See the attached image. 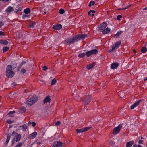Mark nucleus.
I'll return each instance as SVG.
<instances>
[{
    "instance_id": "obj_1",
    "label": "nucleus",
    "mask_w": 147,
    "mask_h": 147,
    "mask_svg": "<svg viewBox=\"0 0 147 147\" xmlns=\"http://www.w3.org/2000/svg\"><path fill=\"white\" fill-rule=\"evenodd\" d=\"M14 73L12 71V67L11 65H8L6 68V75L9 78H12L14 75Z\"/></svg>"
},
{
    "instance_id": "obj_2",
    "label": "nucleus",
    "mask_w": 147,
    "mask_h": 147,
    "mask_svg": "<svg viewBox=\"0 0 147 147\" xmlns=\"http://www.w3.org/2000/svg\"><path fill=\"white\" fill-rule=\"evenodd\" d=\"M38 97L36 96L31 98L26 102V104L29 105H31L34 104L38 100Z\"/></svg>"
},
{
    "instance_id": "obj_3",
    "label": "nucleus",
    "mask_w": 147,
    "mask_h": 147,
    "mask_svg": "<svg viewBox=\"0 0 147 147\" xmlns=\"http://www.w3.org/2000/svg\"><path fill=\"white\" fill-rule=\"evenodd\" d=\"M12 135L14 137V139L16 140V142H19L21 138V136L20 134L16 132L15 131H13L12 133Z\"/></svg>"
},
{
    "instance_id": "obj_4",
    "label": "nucleus",
    "mask_w": 147,
    "mask_h": 147,
    "mask_svg": "<svg viewBox=\"0 0 147 147\" xmlns=\"http://www.w3.org/2000/svg\"><path fill=\"white\" fill-rule=\"evenodd\" d=\"M121 43V41H119L118 42H117L115 44H114L111 45L112 50L113 51V52H114L116 51L117 49L120 45Z\"/></svg>"
},
{
    "instance_id": "obj_5",
    "label": "nucleus",
    "mask_w": 147,
    "mask_h": 147,
    "mask_svg": "<svg viewBox=\"0 0 147 147\" xmlns=\"http://www.w3.org/2000/svg\"><path fill=\"white\" fill-rule=\"evenodd\" d=\"M97 52L98 51L96 49L89 51L86 52V56L89 57L92 55L96 54Z\"/></svg>"
},
{
    "instance_id": "obj_6",
    "label": "nucleus",
    "mask_w": 147,
    "mask_h": 147,
    "mask_svg": "<svg viewBox=\"0 0 147 147\" xmlns=\"http://www.w3.org/2000/svg\"><path fill=\"white\" fill-rule=\"evenodd\" d=\"M122 125H119L118 126L115 128L113 130V133L114 135H116L119 132L122 128Z\"/></svg>"
},
{
    "instance_id": "obj_7",
    "label": "nucleus",
    "mask_w": 147,
    "mask_h": 147,
    "mask_svg": "<svg viewBox=\"0 0 147 147\" xmlns=\"http://www.w3.org/2000/svg\"><path fill=\"white\" fill-rule=\"evenodd\" d=\"M77 38H76V37H74L73 38H69L67 39L66 40V42L67 43L69 44L74 43V42L77 41L76 39Z\"/></svg>"
},
{
    "instance_id": "obj_8",
    "label": "nucleus",
    "mask_w": 147,
    "mask_h": 147,
    "mask_svg": "<svg viewBox=\"0 0 147 147\" xmlns=\"http://www.w3.org/2000/svg\"><path fill=\"white\" fill-rule=\"evenodd\" d=\"M90 129L89 127H85L80 129H76L77 132L78 133H80L86 131Z\"/></svg>"
},
{
    "instance_id": "obj_9",
    "label": "nucleus",
    "mask_w": 147,
    "mask_h": 147,
    "mask_svg": "<svg viewBox=\"0 0 147 147\" xmlns=\"http://www.w3.org/2000/svg\"><path fill=\"white\" fill-rule=\"evenodd\" d=\"M91 100V97L90 96H86L84 98V100L83 102L86 105L88 104L90 102Z\"/></svg>"
},
{
    "instance_id": "obj_10",
    "label": "nucleus",
    "mask_w": 147,
    "mask_h": 147,
    "mask_svg": "<svg viewBox=\"0 0 147 147\" xmlns=\"http://www.w3.org/2000/svg\"><path fill=\"white\" fill-rule=\"evenodd\" d=\"M86 36L85 34H84L82 35H78L77 36H76V38H77L76 41H78L81 39L83 40L85 38Z\"/></svg>"
},
{
    "instance_id": "obj_11",
    "label": "nucleus",
    "mask_w": 147,
    "mask_h": 147,
    "mask_svg": "<svg viewBox=\"0 0 147 147\" xmlns=\"http://www.w3.org/2000/svg\"><path fill=\"white\" fill-rule=\"evenodd\" d=\"M51 100L50 98V96H47L44 99L43 102L44 103H50Z\"/></svg>"
},
{
    "instance_id": "obj_12",
    "label": "nucleus",
    "mask_w": 147,
    "mask_h": 147,
    "mask_svg": "<svg viewBox=\"0 0 147 147\" xmlns=\"http://www.w3.org/2000/svg\"><path fill=\"white\" fill-rule=\"evenodd\" d=\"M62 25L60 24H57L53 25V28L55 30H58L61 29L62 28Z\"/></svg>"
},
{
    "instance_id": "obj_13",
    "label": "nucleus",
    "mask_w": 147,
    "mask_h": 147,
    "mask_svg": "<svg viewBox=\"0 0 147 147\" xmlns=\"http://www.w3.org/2000/svg\"><path fill=\"white\" fill-rule=\"evenodd\" d=\"M142 101V100H139L136 102L134 104H133L130 107V108L131 109H132L135 108L140 103V102H141Z\"/></svg>"
},
{
    "instance_id": "obj_14",
    "label": "nucleus",
    "mask_w": 147,
    "mask_h": 147,
    "mask_svg": "<svg viewBox=\"0 0 147 147\" xmlns=\"http://www.w3.org/2000/svg\"><path fill=\"white\" fill-rule=\"evenodd\" d=\"M14 10V9L13 7L11 6H9L5 10V12L7 13H10Z\"/></svg>"
},
{
    "instance_id": "obj_15",
    "label": "nucleus",
    "mask_w": 147,
    "mask_h": 147,
    "mask_svg": "<svg viewBox=\"0 0 147 147\" xmlns=\"http://www.w3.org/2000/svg\"><path fill=\"white\" fill-rule=\"evenodd\" d=\"M27 126L26 124H24L19 127V129L23 131H25L27 129Z\"/></svg>"
},
{
    "instance_id": "obj_16",
    "label": "nucleus",
    "mask_w": 147,
    "mask_h": 147,
    "mask_svg": "<svg viewBox=\"0 0 147 147\" xmlns=\"http://www.w3.org/2000/svg\"><path fill=\"white\" fill-rule=\"evenodd\" d=\"M118 65V63H115L112 64L111 65V69H114L117 68Z\"/></svg>"
},
{
    "instance_id": "obj_17",
    "label": "nucleus",
    "mask_w": 147,
    "mask_h": 147,
    "mask_svg": "<svg viewBox=\"0 0 147 147\" xmlns=\"http://www.w3.org/2000/svg\"><path fill=\"white\" fill-rule=\"evenodd\" d=\"M110 31L111 29L110 28L108 27H107L105 29L103 30L102 32L104 34H108Z\"/></svg>"
},
{
    "instance_id": "obj_18",
    "label": "nucleus",
    "mask_w": 147,
    "mask_h": 147,
    "mask_svg": "<svg viewBox=\"0 0 147 147\" xmlns=\"http://www.w3.org/2000/svg\"><path fill=\"white\" fill-rule=\"evenodd\" d=\"M36 23L32 21L30 22L29 24V27L31 29L34 28L35 27Z\"/></svg>"
},
{
    "instance_id": "obj_19",
    "label": "nucleus",
    "mask_w": 147,
    "mask_h": 147,
    "mask_svg": "<svg viewBox=\"0 0 147 147\" xmlns=\"http://www.w3.org/2000/svg\"><path fill=\"white\" fill-rule=\"evenodd\" d=\"M62 143L60 142H57L55 145H53V147H62Z\"/></svg>"
},
{
    "instance_id": "obj_20",
    "label": "nucleus",
    "mask_w": 147,
    "mask_h": 147,
    "mask_svg": "<svg viewBox=\"0 0 147 147\" xmlns=\"http://www.w3.org/2000/svg\"><path fill=\"white\" fill-rule=\"evenodd\" d=\"M37 134V132L35 131L29 135V137L31 139L34 138Z\"/></svg>"
},
{
    "instance_id": "obj_21",
    "label": "nucleus",
    "mask_w": 147,
    "mask_h": 147,
    "mask_svg": "<svg viewBox=\"0 0 147 147\" xmlns=\"http://www.w3.org/2000/svg\"><path fill=\"white\" fill-rule=\"evenodd\" d=\"M107 26V24L106 23H103L102 24L100 25V26L99 27L100 30H103L105 29V28Z\"/></svg>"
},
{
    "instance_id": "obj_22",
    "label": "nucleus",
    "mask_w": 147,
    "mask_h": 147,
    "mask_svg": "<svg viewBox=\"0 0 147 147\" xmlns=\"http://www.w3.org/2000/svg\"><path fill=\"white\" fill-rule=\"evenodd\" d=\"M134 142L133 141H129L126 143V146L127 147H129L131 146L134 144Z\"/></svg>"
},
{
    "instance_id": "obj_23",
    "label": "nucleus",
    "mask_w": 147,
    "mask_h": 147,
    "mask_svg": "<svg viewBox=\"0 0 147 147\" xmlns=\"http://www.w3.org/2000/svg\"><path fill=\"white\" fill-rule=\"evenodd\" d=\"M0 43L6 45L8 44V42L6 40H0Z\"/></svg>"
},
{
    "instance_id": "obj_24",
    "label": "nucleus",
    "mask_w": 147,
    "mask_h": 147,
    "mask_svg": "<svg viewBox=\"0 0 147 147\" xmlns=\"http://www.w3.org/2000/svg\"><path fill=\"white\" fill-rule=\"evenodd\" d=\"M26 108L25 107H22L19 109V111L20 113H22L26 111Z\"/></svg>"
},
{
    "instance_id": "obj_25",
    "label": "nucleus",
    "mask_w": 147,
    "mask_h": 147,
    "mask_svg": "<svg viewBox=\"0 0 147 147\" xmlns=\"http://www.w3.org/2000/svg\"><path fill=\"white\" fill-rule=\"evenodd\" d=\"M11 137V135L10 134H8L7 135V138L6 140V145H7L8 143L9 142Z\"/></svg>"
},
{
    "instance_id": "obj_26",
    "label": "nucleus",
    "mask_w": 147,
    "mask_h": 147,
    "mask_svg": "<svg viewBox=\"0 0 147 147\" xmlns=\"http://www.w3.org/2000/svg\"><path fill=\"white\" fill-rule=\"evenodd\" d=\"M147 51V49L145 47H143L141 49V52L143 53H145Z\"/></svg>"
},
{
    "instance_id": "obj_27",
    "label": "nucleus",
    "mask_w": 147,
    "mask_h": 147,
    "mask_svg": "<svg viewBox=\"0 0 147 147\" xmlns=\"http://www.w3.org/2000/svg\"><path fill=\"white\" fill-rule=\"evenodd\" d=\"M30 12V9L29 8H26L25 9L24 11V12L25 13L27 14L29 13Z\"/></svg>"
},
{
    "instance_id": "obj_28",
    "label": "nucleus",
    "mask_w": 147,
    "mask_h": 147,
    "mask_svg": "<svg viewBox=\"0 0 147 147\" xmlns=\"http://www.w3.org/2000/svg\"><path fill=\"white\" fill-rule=\"evenodd\" d=\"M85 55H86V52L85 53H83L79 54L78 55V56L80 58H82L84 57Z\"/></svg>"
},
{
    "instance_id": "obj_29",
    "label": "nucleus",
    "mask_w": 147,
    "mask_h": 147,
    "mask_svg": "<svg viewBox=\"0 0 147 147\" xmlns=\"http://www.w3.org/2000/svg\"><path fill=\"white\" fill-rule=\"evenodd\" d=\"M15 113V111H10L8 115L9 116L12 117L13 116L12 114H13Z\"/></svg>"
},
{
    "instance_id": "obj_30",
    "label": "nucleus",
    "mask_w": 147,
    "mask_h": 147,
    "mask_svg": "<svg viewBox=\"0 0 147 147\" xmlns=\"http://www.w3.org/2000/svg\"><path fill=\"white\" fill-rule=\"evenodd\" d=\"M94 66V65L93 64H90L89 65H87V67L88 70H90L92 69Z\"/></svg>"
},
{
    "instance_id": "obj_31",
    "label": "nucleus",
    "mask_w": 147,
    "mask_h": 147,
    "mask_svg": "<svg viewBox=\"0 0 147 147\" xmlns=\"http://www.w3.org/2000/svg\"><path fill=\"white\" fill-rule=\"evenodd\" d=\"M123 32L121 31H119L117 32L116 34H115V36H119Z\"/></svg>"
},
{
    "instance_id": "obj_32",
    "label": "nucleus",
    "mask_w": 147,
    "mask_h": 147,
    "mask_svg": "<svg viewBox=\"0 0 147 147\" xmlns=\"http://www.w3.org/2000/svg\"><path fill=\"white\" fill-rule=\"evenodd\" d=\"M9 49V47H6L3 48V52H5Z\"/></svg>"
},
{
    "instance_id": "obj_33",
    "label": "nucleus",
    "mask_w": 147,
    "mask_h": 147,
    "mask_svg": "<svg viewBox=\"0 0 147 147\" xmlns=\"http://www.w3.org/2000/svg\"><path fill=\"white\" fill-rule=\"evenodd\" d=\"M56 82V80L55 79H53L52 80L51 82V85H53L55 84Z\"/></svg>"
},
{
    "instance_id": "obj_34",
    "label": "nucleus",
    "mask_w": 147,
    "mask_h": 147,
    "mask_svg": "<svg viewBox=\"0 0 147 147\" xmlns=\"http://www.w3.org/2000/svg\"><path fill=\"white\" fill-rule=\"evenodd\" d=\"M95 4V2L93 1H90L89 3L88 6L89 7H91L92 5H93Z\"/></svg>"
},
{
    "instance_id": "obj_35",
    "label": "nucleus",
    "mask_w": 147,
    "mask_h": 147,
    "mask_svg": "<svg viewBox=\"0 0 147 147\" xmlns=\"http://www.w3.org/2000/svg\"><path fill=\"white\" fill-rule=\"evenodd\" d=\"M22 142L18 143L14 147H21L22 146Z\"/></svg>"
},
{
    "instance_id": "obj_36",
    "label": "nucleus",
    "mask_w": 147,
    "mask_h": 147,
    "mask_svg": "<svg viewBox=\"0 0 147 147\" xmlns=\"http://www.w3.org/2000/svg\"><path fill=\"white\" fill-rule=\"evenodd\" d=\"M26 63V61H23V62H22L21 63V64H20V66H19V69H18V71H19V69H20V68L22 67V66L24 64H25Z\"/></svg>"
},
{
    "instance_id": "obj_37",
    "label": "nucleus",
    "mask_w": 147,
    "mask_h": 147,
    "mask_svg": "<svg viewBox=\"0 0 147 147\" xmlns=\"http://www.w3.org/2000/svg\"><path fill=\"white\" fill-rule=\"evenodd\" d=\"M59 13L60 14H63L64 13V11L63 9H61L59 10Z\"/></svg>"
},
{
    "instance_id": "obj_38",
    "label": "nucleus",
    "mask_w": 147,
    "mask_h": 147,
    "mask_svg": "<svg viewBox=\"0 0 147 147\" xmlns=\"http://www.w3.org/2000/svg\"><path fill=\"white\" fill-rule=\"evenodd\" d=\"M95 13V11L94 10H90L88 13V14L89 15H91V13H92L93 14Z\"/></svg>"
},
{
    "instance_id": "obj_39",
    "label": "nucleus",
    "mask_w": 147,
    "mask_h": 147,
    "mask_svg": "<svg viewBox=\"0 0 147 147\" xmlns=\"http://www.w3.org/2000/svg\"><path fill=\"white\" fill-rule=\"evenodd\" d=\"M13 121H12L10 119L7 120V123L8 124H11L13 123Z\"/></svg>"
},
{
    "instance_id": "obj_40",
    "label": "nucleus",
    "mask_w": 147,
    "mask_h": 147,
    "mask_svg": "<svg viewBox=\"0 0 147 147\" xmlns=\"http://www.w3.org/2000/svg\"><path fill=\"white\" fill-rule=\"evenodd\" d=\"M122 17V16L121 15H118L117 16V19L119 21L120 20V19Z\"/></svg>"
},
{
    "instance_id": "obj_41",
    "label": "nucleus",
    "mask_w": 147,
    "mask_h": 147,
    "mask_svg": "<svg viewBox=\"0 0 147 147\" xmlns=\"http://www.w3.org/2000/svg\"><path fill=\"white\" fill-rule=\"evenodd\" d=\"M60 124V121H58L55 124V125L56 126H59Z\"/></svg>"
},
{
    "instance_id": "obj_42",
    "label": "nucleus",
    "mask_w": 147,
    "mask_h": 147,
    "mask_svg": "<svg viewBox=\"0 0 147 147\" xmlns=\"http://www.w3.org/2000/svg\"><path fill=\"white\" fill-rule=\"evenodd\" d=\"M21 72L22 73L24 74L26 72V70L24 69H22L21 70Z\"/></svg>"
},
{
    "instance_id": "obj_43",
    "label": "nucleus",
    "mask_w": 147,
    "mask_h": 147,
    "mask_svg": "<svg viewBox=\"0 0 147 147\" xmlns=\"http://www.w3.org/2000/svg\"><path fill=\"white\" fill-rule=\"evenodd\" d=\"M47 69V67L46 66H44L43 67V70L46 71Z\"/></svg>"
},
{
    "instance_id": "obj_44",
    "label": "nucleus",
    "mask_w": 147,
    "mask_h": 147,
    "mask_svg": "<svg viewBox=\"0 0 147 147\" xmlns=\"http://www.w3.org/2000/svg\"><path fill=\"white\" fill-rule=\"evenodd\" d=\"M4 35V33L1 31H0V36Z\"/></svg>"
},
{
    "instance_id": "obj_45",
    "label": "nucleus",
    "mask_w": 147,
    "mask_h": 147,
    "mask_svg": "<svg viewBox=\"0 0 147 147\" xmlns=\"http://www.w3.org/2000/svg\"><path fill=\"white\" fill-rule=\"evenodd\" d=\"M130 5H128L127 6H126L125 7L122 9H127L130 6Z\"/></svg>"
},
{
    "instance_id": "obj_46",
    "label": "nucleus",
    "mask_w": 147,
    "mask_h": 147,
    "mask_svg": "<svg viewBox=\"0 0 147 147\" xmlns=\"http://www.w3.org/2000/svg\"><path fill=\"white\" fill-rule=\"evenodd\" d=\"M15 139H14V138H13L12 140V141L11 142V144H13L15 142Z\"/></svg>"
},
{
    "instance_id": "obj_47",
    "label": "nucleus",
    "mask_w": 147,
    "mask_h": 147,
    "mask_svg": "<svg viewBox=\"0 0 147 147\" xmlns=\"http://www.w3.org/2000/svg\"><path fill=\"white\" fill-rule=\"evenodd\" d=\"M28 17H29V16H28V15H26V14H25V15H23V18H26Z\"/></svg>"
},
{
    "instance_id": "obj_48",
    "label": "nucleus",
    "mask_w": 147,
    "mask_h": 147,
    "mask_svg": "<svg viewBox=\"0 0 147 147\" xmlns=\"http://www.w3.org/2000/svg\"><path fill=\"white\" fill-rule=\"evenodd\" d=\"M32 126H33V127H34L36 126V123L34 122H32Z\"/></svg>"
},
{
    "instance_id": "obj_49",
    "label": "nucleus",
    "mask_w": 147,
    "mask_h": 147,
    "mask_svg": "<svg viewBox=\"0 0 147 147\" xmlns=\"http://www.w3.org/2000/svg\"><path fill=\"white\" fill-rule=\"evenodd\" d=\"M16 85V84L14 82H13L11 84V86L12 87H14V86H15Z\"/></svg>"
},
{
    "instance_id": "obj_50",
    "label": "nucleus",
    "mask_w": 147,
    "mask_h": 147,
    "mask_svg": "<svg viewBox=\"0 0 147 147\" xmlns=\"http://www.w3.org/2000/svg\"><path fill=\"white\" fill-rule=\"evenodd\" d=\"M143 141L142 140H140L139 141L138 143L139 144H143Z\"/></svg>"
},
{
    "instance_id": "obj_51",
    "label": "nucleus",
    "mask_w": 147,
    "mask_h": 147,
    "mask_svg": "<svg viewBox=\"0 0 147 147\" xmlns=\"http://www.w3.org/2000/svg\"><path fill=\"white\" fill-rule=\"evenodd\" d=\"M3 25V23L2 22H0V27L2 26Z\"/></svg>"
},
{
    "instance_id": "obj_52",
    "label": "nucleus",
    "mask_w": 147,
    "mask_h": 147,
    "mask_svg": "<svg viewBox=\"0 0 147 147\" xmlns=\"http://www.w3.org/2000/svg\"><path fill=\"white\" fill-rule=\"evenodd\" d=\"M0 1H2L4 2H7L9 1V0H0Z\"/></svg>"
},
{
    "instance_id": "obj_53",
    "label": "nucleus",
    "mask_w": 147,
    "mask_h": 147,
    "mask_svg": "<svg viewBox=\"0 0 147 147\" xmlns=\"http://www.w3.org/2000/svg\"><path fill=\"white\" fill-rule=\"evenodd\" d=\"M137 147H144L143 146L140 145H138L137 146Z\"/></svg>"
},
{
    "instance_id": "obj_54",
    "label": "nucleus",
    "mask_w": 147,
    "mask_h": 147,
    "mask_svg": "<svg viewBox=\"0 0 147 147\" xmlns=\"http://www.w3.org/2000/svg\"><path fill=\"white\" fill-rule=\"evenodd\" d=\"M111 51L113 52V51L112 50V49H110L108 51V52H110Z\"/></svg>"
},
{
    "instance_id": "obj_55",
    "label": "nucleus",
    "mask_w": 147,
    "mask_h": 147,
    "mask_svg": "<svg viewBox=\"0 0 147 147\" xmlns=\"http://www.w3.org/2000/svg\"><path fill=\"white\" fill-rule=\"evenodd\" d=\"M32 123H31L30 121H29L28 122V124L29 125L30 124H31Z\"/></svg>"
},
{
    "instance_id": "obj_56",
    "label": "nucleus",
    "mask_w": 147,
    "mask_h": 147,
    "mask_svg": "<svg viewBox=\"0 0 147 147\" xmlns=\"http://www.w3.org/2000/svg\"><path fill=\"white\" fill-rule=\"evenodd\" d=\"M146 9H147V7H145V8H144L143 9V10H146Z\"/></svg>"
},
{
    "instance_id": "obj_57",
    "label": "nucleus",
    "mask_w": 147,
    "mask_h": 147,
    "mask_svg": "<svg viewBox=\"0 0 147 147\" xmlns=\"http://www.w3.org/2000/svg\"><path fill=\"white\" fill-rule=\"evenodd\" d=\"M144 81H147V77H146V78H144Z\"/></svg>"
},
{
    "instance_id": "obj_58",
    "label": "nucleus",
    "mask_w": 147,
    "mask_h": 147,
    "mask_svg": "<svg viewBox=\"0 0 147 147\" xmlns=\"http://www.w3.org/2000/svg\"><path fill=\"white\" fill-rule=\"evenodd\" d=\"M134 147H136V146H137V145L136 144H134Z\"/></svg>"
},
{
    "instance_id": "obj_59",
    "label": "nucleus",
    "mask_w": 147,
    "mask_h": 147,
    "mask_svg": "<svg viewBox=\"0 0 147 147\" xmlns=\"http://www.w3.org/2000/svg\"><path fill=\"white\" fill-rule=\"evenodd\" d=\"M91 15V16L92 17V16H94V14H92H92L91 13V15Z\"/></svg>"
},
{
    "instance_id": "obj_60",
    "label": "nucleus",
    "mask_w": 147,
    "mask_h": 147,
    "mask_svg": "<svg viewBox=\"0 0 147 147\" xmlns=\"http://www.w3.org/2000/svg\"><path fill=\"white\" fill-rule=\"evenodd\" d=\"M11 127H12V126H11V125H10V126H9V128H11Z\"/></svg>"
},
{
    "instance_id": "obj_61",
    "label": "nucleus",
    "mask_w": 147,
    "mask_h": 147,
    "mask_svg": "<svg viewBox=\"0 0 147 147\" xmlns=\"http://www.w3.org/2000/svg\"><path fill=\"white\" fill-rule=\"evenodd\" d=\"M120 94H119V96H120V97H122L121 96V95H120Z\"/></svg>"
},
{
    "instance_id": "obj_62",
    "label": "nucleus",
    "mask_w": 147,
    "mask_h": 147,
    "mask_svg": "<svg viewBox=\"0 0 147 147\" xmlns=\"http://www.w3.org/2000/svg\"><path fill=\"white\" fill-rule=\"evenodd\" d=\"M141 138L142 139H143V137H141Z\"/></svg>"
},
{
    "instance_id": "obj_63",
    "label": "nucleus",
    "mask_w": 147,
    "mask_h": 147,
    "mask_svg": "<svg viewBox=\"0 0 147 147\" xmlns=\"http://www.w3.org/2000/svg\"><path fill=\"white\" fill-rule=\"evenodd\" d=\"M46 12H44V13H45V14H46Z\"/></svg>"
}]
</instances>
